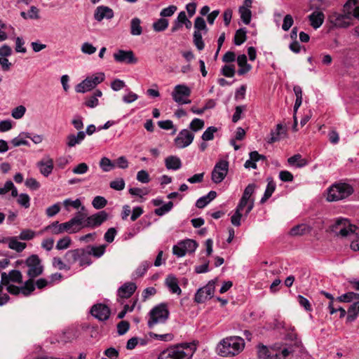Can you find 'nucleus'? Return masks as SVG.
<instances>
[{
	"label": "nucleus",
	"instance_id": "1",
	"mask_svg": "<svg viewBox=\"0 0 359 359\" xmlns=\"http://www.w3.org/2000/svg\"><path fill=\"white\" fill-rule=\"evenodd\" d=\"M196 351L194 344L182 343L161 351L158 359H191Z\"/></svg>",
	"mask_w": 359,
	"mask_h": 359
},
{
	"label": "nucleus",
	"instance_id": "2",
	"mask_svg": "<svg viewBox=\"0 0 359 359\" xmlns=\"http://www.w3.org/2000/svg\"><path fill=\"white\" fill-rule=\"evenodd\" d=\"M245 347V341L242 337L237 336L223 339L217 345L218 355L222 357H232L238 355Z\"/></svg>",
	"mask_w": 359,
	"mask_h": 359
},
{
	"label": "nucleus",
	"instance_id": "3",
	"mask_svg": "<svg viewBox=\"0 0 359 359\" xmlns=\"http://www.w3.org/2000/svg\"><path fill=\"white\" fill-rule=\"evenodd\" d=\"M329 230L337 236L346 238L356 234L355 231L358 230V227L351 224L348 219L339 217L336 219L329 226Z\"/></svg>",
	"mask_w": 359,
	"mask_h": 359
},
{
	"label": "nucleus",
	"instance_id": "4",
	"mask_svg": "<svg viewBox=\"0 0 359 359\" xmlns=\"http://www.w3.org/2000/svg\"><path fill=\"white\" fill-rule=\"evenodd\" d=\"M353 192L352 187L346 183H337L327 189V199L329 201H337L347 198Z\"/></svg>",
	"mask_w": 359,
	"mask_h": 359
},
{
	"label": "nucleus",
	"instance_id": "5",
	"mask_svg": "<svg viewBox=\"0 0 359 359\" xmlns=\"http://www.w3.org/2000/svg\"><path fill=\"white\" fill-rule=\"evenodd\" d=\"M169 311L165 304H160L154 307L149 312L148 327L151 329L158 323H164L169 318Z\"/></svg>",
	"mask_w": 359,
	"mask_h": 359
},
{
	"label": "nucleus",
	"instance_id": "6",
	"mask_svg": "<svg viewBox=\"0 0 359 359\" xmlns=\"http://www.w3.org/2000/svg\"><path fill=\"white\" fill-rule=\"evenodd\" d=\"M105 78L103 72H98L92 76H88L86 79L77 84L75 90L77 93H84L95 88L98 84L101 83Z\"/></svg>",
	"mask_w": 359,
	"mask_h": 359
},
{
	"label": "nucleus",
	"instance_id": "7",
	"mask_svg": "<svg viewBox=\"0 0 359 359\" xmlns=\"http://www.w3.org/2000/svg\"><path fill=\"white\" fill-rule=\"evenodd\" d=\"M191 88L185 84L176 85L171 93L172 100L180 105L190 104Z\"/></svg>",
	"mask_w": 359,
	"mask_h": 359
},
{
	"label": "nucleus",
	"instance_id": "8",
	"mask_svg": "<svg viewBox=\"0 0 359 359\" xmlns=\"http://www.w3.org/2000/svg\"><path fill=\"white\" fill-rule=\"evenodd\" d=\"M43 231L49 232L53 235H58L63 233H75L78 232V229H75L69 220L64 223L55 221L45 226Z\"/></svg>",
	"mask_w": 359,
	"mask_h": 359
},
{
	"label": "nucleus",
	"instance_id": "9",
	"mask_svg": "<svg viewBox=\"0 0 359 359\" xmlns=\"http://www.w3.org/2000/svg\"><path fill=\"white\" fill-rule=\"evenodd\" d=\"M198 247V243L191 239L179 242L172 248V252L179 257H184L187 253H193Z\"/></svg>",
	"mask_w": 359,
	"mask_h": 359
},
{
	"label": "nucleus",
	"instance_id": "10",
	"mask_svg": "<svg viewBox=\"0 0 359 359\" xmlns=\"http://www.w3.org/2000/svg\"><path fill=\"white\" fill-rule=\"evenodd\" d=\"M28 267L27 275L30 278H34L43 273V267L38 255H32L26 260Z\"/></svg>",
	"mask_w": 359,
	"mask_h": 359
},
{
	"label": "nucleus",
	"instance_id": "11",
	"mask_svg": "<svg viewBox=\"0 0 359 359\" xmlns=\"http://www.w3.org/2000/svg\"><path fill=\"white\" fill-rule=\"evenodd\" d=\"M215 287V282L213 280L209 281L205 286L199 288L196 291L194 301L198 304H201L211 299L214 295Z\"/></svg>",
	"mask_w": 359,
	"mask_h": 359
},
{
	"label": "nucleus",
	"instance_id": "12",
	"mask_svg": "<svg viewBox=\"0 0 359 359\" xmlns=\"http://www.w3.org/2000/svg\"><path fill=\"white\" fill-rule=\"evenodd\" d=\"M229 170V162L226 160L219 161L215 165L212 172V180L220 183L226 177Z\"/></svg>",
	"mask_w": 359,
	"mask_h": 359
},
{
	"label": "nucleus",
	"instance_id": "13",
	"mask_svg": "<svg viewBox=\"0 0 359 359\" xmlns=\"http://www.w3.org/2000/svg\"><path fill=\"white\" fill-rule=\"evenodd\" d=\"M194 139V134L187 129L182 130L174 140V144L178 149H183L190 145Z\"/></svg>",
	"mask_w": 359,
	"mask_h": 359
},
{
	"label": "nucleus",
	"instance_id": "14",
	"mask_svg": "<svg viewBox=\"0 0 359 359\" xmlns=\"http://www.w3.org/2000/svg\"><path fill=\"white\" fill-rule=\"evenodd\" d=\"M108 218V214L104 211H100L94 215L88 217L83 226L95 228L100 226Z\"/></svg>",
	"mask_w": 359,
	"mask_h": 359
},
{
	"label": "nucleus",
	"instance_id": "15",
	"mask_svg": "<svg viewBox=\"0 0 359 359\" xmlns=\"http://www.w3.org/2000/svg\"><path fill=\"white\" fill-rule=\"evenodd\" d=\"M90 313L95 318L100 321H104L109 318L111 311L107 305L104 304H97L91 308Z\"/></svg>",
	"mask_w": 359,
	"mask_h": 359
},
{
	"label": "nucleus",
	"instance_id": "16",
	"mask_svg": "<svg viewBox=\"0 0 359 359\" xmlns=\"http://www.w3.org/2000/svg\"><path fill=\"white\" fill-rule=\"evenodd\" d=\"M114 58L116 62L121 63L135 64L137 62V59L132 50H118L114 54Z\"/></svg>",
	"mask_w": 359,
	"mask_h": 359
},
{
	"label": "nucleus",
	"instance_id": "17",
	"mask_svg": "<svg viewBox=\"0 0 359 359\" xmlns=\"http://www.w3.org/2000/svg\"><path fill=\"white\" fill-rule=\"evenodd\" d=\"M81 210L77 212L74 216L69 219L70 222L75 229H78V232L83 228V224L86 223V219L88 217L86 213V208L82 205L80 207Z\"/></svg>",
	"mask_w": 359,
	"mask_h": 359
},
{
	"label": "nucleus",
	"instance_id": "18",
	"mask_svg": "<svg viewBox=\"0 0 359 359\" xmlns=\"http://www.w3.org/2000/svg\"><path fill=\"white\" fill-rule=\"evenodd\" d=\"M38 168L42 175L44 177L49 176L53 170L54 163L53 160L49 156L43 158L41 161L36 163Z\"/></svg>",
	"mask_w": 359,
	"mask_h": 359
},
{
	"label": "nucleus",
	"instance_id": "19",
	"mask_svg": "<svg viewBox=\"0 0 359 359\" xmlns=\"http://www.w3.org/2000/svg\"><path fill=\"white\" fill-rule=\"evenodd\" d=\"M114 17V12L111 8L105 6H100L96 8L94 13V18L97 22H101L106 18L110 20Z\"/></svg>",
	"mask_w": 359,
	"mask_h": 359
},
{
	"label": "nucleus",
	"instance_id": "20",
	"mask_svg": "<svg viewBox=\"0 0 359 359\" xmlns=\"http://www.w3.org/2000/svg\"><path fill=\"white\" fill-rule=\"evenodd\" d=\"M1 283L8 285L10 281L21 283L22 282V276L20 271L12 270L7 274L6 272L1 273Z\"/></svg>",
	"mask_w": 359,
	"mask_h": 359
},
{
	"label": "nucleus",
	"instance_id": "21",
	"mask_svg": "<svg viewBox=\"0 0 359 359\" xmlns=\"http://www.w3.org/2000/svg\"><path fill=\"white\" fill-rule=\"evenodd\" d=\"M136 289L137 286L135 283L128 282L124 283L118 288L117 294L120 298L128 299L133 294Z\"/></svg>",
	"mask_w": 359,
	"mask_h": 359
},
{
	"label": "nucleus",
	"instance_id": "22",
	"mask_svg": "<svg viewBox=\"0 0 359 359\" xmlns=\"http://www.w3.org/2000/svg\"><path fill=\"white\" fill-rule=\"evenodd\" d=\"M287 130L281 123L276 126V130H272L270 133V137L267 140L269 144H273L279 141L281 138L286 135Z\"/></svg>",
	"mask_w": 359,
	"mask_h": 359
},
{
	"label": "nucleus",
	"instance_id": "23",
	"mask_svg": "<svg viewBox=\"0 0 359 359\" xmlns=\"http://www.w3.org/2000/svg\"><path fill=\"white\" fill-rule=\"evenodd\" d=\"M324 19V13L320 11H315L309 15L310 25L315 29L319 28L323 25Z\"/></svg>",
	"mask_w": 359,
	"mask_h": 359
},
{
	"label": "nucleus",
	"instance_id": "24",
	"mask_svg": "<svg viewBox=\"0 0 359 359\" xmlns=\"http://www.w3.org/2000/svg\"><path fill=\"white\" fill-rule=\"evenodd\" d=\"M86 137L84 131H79L76 135L70 134L67 137L66 144L68 147H74L80 144Z\"/></svg>",
	"mask_w": 359,
	"mask_h": 359
},
{
	"label": "nucleus",
	"instance_id": "25",
	"mask_svg": "<svg viewBox=\"0 0 359 359\" xmlns=\"http://www.w3.org/2000/svg\"><path fill=\"white\" fill-rule=\"evenodd\" d=\"M237 63L240 67L237 73L240 76L245 74L252 69V66L248 63L247 56L244 54L238 56Z\"/></svg>",
	"mask_w": 359,
	"mask_h": 359
},
{
	"label": "nucleus",
	"instance_id": "26",
	"mask_svg": "<svg viewBox=\"0 0 359 359\" xmlns=\"http://www.w3.org/2000/svg\"><path fill=\"white\" fill-rule=\"evenodd\" d=\"M348 15H352L359 19V0H348L344 5Z\"/></svg>",
	"mask_w": 359,
	"mask_h": 359
},
{
	"label": "nucleus",
	"instance_id": "27",
	"mask_svg": "<svg viewBox=\"0 0 359 359\" xmlns=\"http://www.w3.org/2000/svg\"><path fill=\"white\" fill-rule=\"evenodd\" d=\"M165 283L172 293L177 294H181L182 290L178 285V281L175 276L172 275L168 276L165 278Z\"/></svg>",
	"mask_w": 359,
	"mask_h": 359
},
{
	"label": "nucleus",
	"instance_id": "28",
	"mask_svg": "<svg viewBox=\"0 0 359 359\" xmlns=\"http://www.w3.org/2000/svg\"><path fill=\"white\" fill-rule=\"evenodd\" d=\"M165 165L168 170H177L182 168V161L177 156H169L165 159Z\"/></svg>",
	"mask_w": 359,
	"mask_h": 359
},
{
	"label": "nucleus",
	"instance_id": "29",
	"mask_svg": "<svg viewBox=\"0 0 359 359\" xmlns=\"http://www.w3.org/2000/svg\"><path fill=\"white\" fill-rule=\"evenodd\" d=\"M102 96V92L97 89L93 95L86 98L83 104L88 108H95L99 104L98 97Z\"/></svg>",
	"mask_w": 359,
	"mask_h": 359
},
{
	"label": "nucleus",
	"instance_id": "30",
	"mask_svg": "<svg viewBox=\"0 0 359 359\" xmlns=\"http://www.w3.org/2000/svg\"><path fill=\"white\" fill-rule=\"evenodd\" d=\"M217 197V192L210 191L207 195L199 198L196 202L198 208H203Z\"/></svg>",
	"mask_w": 359,
	"mask_h": 359
},
{
	"label": "nucleus",
	"instance_id": "31",
	"mask_svg": "<svg viewBox=\"0 0 359 359\" xmlns=\"http://www.w3.org/2000/svg\"><path fill=\"white\" fill-rule=\"evenodd\" d=\"M7 243L10 249L18 252H22L27 246L25 243L18 241L17 237H8Z\"/></svg>",
	"mask_w": 359,
	"mask_h": 359
},
{
	"label": "nucleus",
	"instance_id": "32",
	"mask_svg": "<svg viewBox=\"0 0 359 359\" xmlns=\"http://www.w3.org/2000/svg\"><path fill=\"white\" fill-rule=\"evenodd\" d=\"M79 251L77 249L68 250L65 255V260L69 265V267H72L76 263H79Z\"/></svg>",
	"mask_w": 359,
	"mask_h": 359
},
{
	"label": "nucleus",
	"instance_id": "33",
	"mask_svg": "<svg viewBox=\"0 0 359 359\" xmlns=\"http://www.w3.org/2000/svg\"><path fill=\"white\" fill-rule=\"evenodd\" d=\"M276 183L273 181V180L271 178H268L267 185L264 196L260 200L261 203H264L272 196L276 189Z\"/></svg>",
	"mask_w": 359,
	"mask_h": 359
},
{
	"label": "nucleus",
	"instance_id": "34",
	"mask_svg": "<svg viewBox=\"0 0 359 359\" xmlns=\"http://www.w3.org/2000/svg\"><path fill=\"white\" fill-rule=\"evenodd\" d=\"M79 251V264L80 266H86L91 264L90 256L86 248H78Z\"/></svg>",
	"mask_w": 359,
	"mask_h": 359
},
{
	"label": "nucleus",
	"instance_id": "35",
	"mask_svg": "<svg viewBox=\"0 0 359 359\" xmlns=\"http://www.w3.org/2000/svg\"><path fill=\"white\" fill-rule=\"evenodd\" d=\"M359 314V299L355 300L348 309L346 320L348 322L354 321Z\"/></svg>",
	"mask_w": 359,
	"mask_h": 359
},
{
	"label": "nucleus",
	"instance_id": "36",
	"mask_svg": "<svg viewBox=\"0 0 359 359\" xmlns=\"http://www.w3.org/2000/svg\"><path fill=\"white\" fill-rule=\"evenodd\" d=\"M151 266V262L149 261L142 262L140 266L136 269V270L132 274L133 279H137L143 276L148 269Z\"/></svg>",
	"mask_w": 359,
	"mask_h": 359
},
{
	"label": "nucleus",
	"instance_id": "37",
	"mask_svg": "<svg viewBox=\"0 0 359 359\" xmlns=\"http://www.w3.org/2000/svg\"><path fill=\"white\" fill-rule=\"evenodd\" d=\"M287 163L290 165H295L297 168H303L308 164V161L305 158H302L300 154H294L287 159Z\"/></svg>",
	"mask_w": 359,
	"mask_h": 359
},
{
	"label": "nucleus",
	"instance_id": "38",
	"mask_svg": "<svg viewBox=\"0 0 359 359\" xmlns=\"http://www.w3.org/2000/svg\"><path fill=\"white\" fill-rule=\"evenodd\" d=\"M245 207V215H248L254 207V200L248 201L241 197L236 209L241 212Z\"/></svg>",
	"mask_w": 359,
	"mask_h": 359
},
{
	"label": "nucleus",
	"instance_id": "39",
	"mask_svg": "<svg viewBox=\"0 0 359 359\" xmlns=\"http://www.w3.org/2000/svg\"><path fill=\"white\" fill-rule=\"evenodd\" d=\"M142 33L141 20L138 18H134L130 21V34L133 36H140Z\"/></svg>",
	"mask_w": 359,
	"mask_h": 359
},
{
	"label": "nucleus",
	"instance_id": "40",
	"mask_svg": "<svg viewBox=\"0 0 359 359\" xmlns=\"http://www.w3.org/2000/svg\"><path fill=\"white\" fill-rule=\"evenodd\" d=\"M62 205L67 212H70L72 208L79 209L80 207L82 206L81 201L79 198H76V200L67 198L62 202Z\"/></svg>",
	"mask_w": 359,
	"mask_h": 359
},
{
	"label": "nucleus",
	"instance_id": "41",
	"mask_svg": "<svg viewBox=\"0 0 359 359\" xmlns=\"http://www.w3.org/2000/svg\"><path fill=\"white\" fill-rule=\"evenodd\" d=\"M257 356L259 359H274V354H271L267 346L259 344L257 346Z\"/></svg>",
	"mask_w": 359,
	"mask_h": 359
},
{
	"label": "nucleus",
	"instance_id": "42",
	"mask_svg": "<svg viewBox=\"0 0 359 359\" xmlns=\"http://www.w3.org/2000/svg\"><path fill=\"white\" fill-rule=\"evenodd\" d=\"M90 256L93 255L94 257L99 258L102 257L106 249L105 245H102L99 246H93V245H89L86 248Z\"/></svg>",
	"mask_w": 359,
	"mask_h": 359
},
{
	"label": "nucleus",
	"instance_id": "43",
	"mask_svg": "<svg viewBox=\"0 0 359 359\" xmlns=\"http://www.w3.org/2000/svg\"><path fill=\"white\" fill-rule=\"evenodd\" d=\"M246 33L247 30L246 28H240L236 32L233 42L235 45L236 46H241L242 43H243L247 37H246Z\"/></svg>",
	"mask_w": 359,
	"mask_h": 359
},
{
	"label": "nucleus",
	"instance_id": "44",
	"mask_svg": "<svg viewBox=\"0 0 359 359\" xmlns=\"http://www.w3.org/2000/svg\"><path fill=\"white\" fill-rule=\"evenodd\" d=\"M169 25V22L165 18H160L153 23L152 27L155 32H160L165 30Z\"/></svg>",
	"mask_w": 359,
	"mask_h": 359
},
{
	"label": "nucleus",
	"instance_id": "45",
	"mask_svg": "<svg viewBox=\"0 0 359 359\" xmlns=\"http://www.w3.org/2000/svg\"><path fill=\"white\" fill-rule=\"evenodd\" d=\"M100 167L104 172H109L115 168L116 165L107 157H102L100 161Z\"/></svg>",
	"mask_w": 359,
	"mask_h": 359
},
{
	"label": "nucleus",
	"instance_id": "46",
	"mask_svg": "<svg viewBox=\"0 0 359 359\" xmlns=\"http://www.w3.org/2000/svg\"><path fill=\"white\" fill-rule=\"evenodd\" d=\"M195 31L203 32V34H207L208 29L205 22V20L201 17H197L194 21Z\"/></svg>",
	"mask_w": 359,
	"mask_h": 359
},
{
	"label": "nucleus",
	"instance_id": "47",
	"mask_svg": "<svg viewBox=\"0 0 359 359\" xmlns=\"http://www.w3.org/2000/svg\"><path fill=\"white\" fill-rule=\"evenodd\" d=\"M357 299H359V294L353 292H346L337 298L340 302H351Z\"/></svg>",
	"mask_w": 359,
	"mask_h": 359
},
{
	"label": "nucleus",
	"instance_id": "48",
	"mask_svg": "<svg viewBox=\"0 0 359 359\" xmlns=\"http://www.w3.org/2000/svg\"><path fill=\"white\" fill-rule=\"evenodd\" d=\"M52 264L53 267L59 270H70V267H69V265L65 262V260L62 261L61 258L57 257H55L53 258Z\"/></svg>",
	"mask_w": 359,
	"mask_h": 359
},
{
	"label": "nucleus",
	"instance_id": "49",
	"mask_svg": "<svg viewBox=\"0 0 359 359\" xmlns=\"http://www.w3.org/2000/svg\"><path fill=\"white\" fill-rule=\"evenodd\" d=\"M203 32L198 31H194L193 41L196 47L199 50H202L205 47V43L203 41Z\"/></svg>",
	"mask_w": 359,
	"mask_h": 359
},
{
	"label": "nucleus",
	"instance_id": "50",
	"mask_svg": "<svg viewBox=\"0 0 359 359\" xmlns=\"http://www.w3.org/2000/svg\"><path fill=\"white\" fill-rule=\"evenodd\" d=\"M238 12L241 16V19L243 23L245 25L250 24L252 18L251 11L250 9H246L245 8H239Z\"/></svg>",
	"mask_w": 359,
	"mask_h": 359
},
{
	"label": "nucleus",
	"instance_id": "51",
	"mask_svg": "<svg viewBox=\"0 0 359 359\" xmlns=\"http://www.w3.org/2000/svg\"><path fill=\"white\" fill-rule=\"evenodd\" d=\"M129 193L132 196H138L140 198H143L144 196L149 194L150 192V189L148 188H137V187H133L130 188L128 190Z\"/></svg>",
	"mask_w": 359,
	"mask_h": 359
},
{
	"label": "nucleus",
	"instance_id": "52",
	"mask_svg": "<svg viewBox=\"0 0 359 359\" xmlns=\"http://www.w3.org/2000/svg\"><path fill=\"white\" fill-rule=\"evenodd\" d=\"M22 136L31 138L29 133H22L19 136L13 138L11 140V143L14 147H19L20 145H27L28 142L25 140Z\"/></svg>",
	"mask_w": 359,
	"mask_h": 359
},
{
	"label": "nucleus",
	"instance_id": "53",
	"mask_svg": "<svg viewBox=\"0 0 359 359\" xmlns=\"http://www.w3.org/2000/svg\"><path fill=\"white\" fill-rule=\"evenodd\" d=\"M173 207V203L172 201H169L165 204H163L162 206L154 210V213L158 216H163L166 213L169 212Z\"/></svg>",
	"mask_w": 359,
	"mask_h": 359
},
{
	"label": "nucleus",
	"instance_id": "54",
	"mask_svg": "<svg viewBox=\"0 0 359 359\" xmlns=\"http://www.w3.org/2000/svg\"><path fill=\"white\" fill-rule=\"evenodd\" d=\"M26 107L23 105H19L13 108L11 111V116L15 119H20L26 113Z\"/></svg>",
	"mask_w": 359,
	"mask_h": 359
},
{
	"label": "nucleus",
	"instance_id": "55",
	"mask_svg": "<svg viewBox=\"0 0 359 359\" xmlns=\"http://www.w3.org/2000/svg\"><path fill=\"white\" fill-rule=\"evenodd\" d=\"M72 243V240L69 236H65L57 241L56 244V249L62 250L67 249Z\"/></svg>",
	"mask_w": 359,
	"mask_h": 359
},
{
	"label": "nucleus",
	"instance_id": "56",
	"mask_svg": "<svg viewBox=\"0 0 359 359\" xmlns=\"http://www.w3.org/2000/svg\"><path fill=\"white\" fill-rule=\"evenodd\" d=\"M32 279V278H30L27 280L25 285L21 287V292L26 296L30 294L35 289L34 283Z\"/></svg>",
	"mask_w": 359,
	"mask_h": 359
},
{
	"label": "nucleus",
	"instance_id": "57",
	"mask_svg": "<svg viewBox=\"0 0 359 359\" xmlns=\"http://www.w3.org/2000/svg\"><path fill=\"white\" fill-rule=\"evenodd\" d=\"M149 335L156 340H160L163 341H170L173 339L174 336L171 333L168 334H158L154 332H149Z\"/></svg>",
	"mask_w": 359,
	"mask_h": 359
},
{
	"label": "nucleus",
	"instance_id": "58",
	"mask_svg": "<svg viewBox=\"0 0 359 359\" xmlns=\"http://www.w3.org/2000/svg\"><path fill=\"white\" fill-rule=\"evenodd\" d=\"M107 204V201L104 197L100 196H95L92 201L93 208L97 210L103 208Z\"/></svg>",
	"mask_w": 359,
	"mask_h": 359
},
{
	"label": "nucleus",
	"instance_id": "59",
	"mask_svg": "<svg viewBox=\"0 0 359 359\" xmlns=\"http://www.w3.org/2000/svg\"><path fill=\"white\" fill-rule=\"evenodd\" d=\"M204 121L198 118H195L189 124V128L194 131L197 132L204 127Z\"/></svg>",
	"mask_w": 359,
	"mask_h": 359
},
{
	"label": "nucleus",
	"instance_id": "60",
	"mask_svg": "<svg viewBox=\"0 0 359 359\" xmlns=\"http://www.w3.org/2000/svg\"><path fill=\"white\" fill-rule=\"evenodd\" d=\"M217 131V128L215 126L208 127L203 133L202 139L204 141H210L213 140L214 133Z\"/></svg>",
	"mask_w": 359,
	"mask_h": 359
},
{
	"label": "nucleus",
	"instance_id": "61",
	"mask_svg": "<svg viewBox=\"0 0 359 359\" xmlns=\"http://www.w3.org/2000/svg\"><path fill=\"white\" fill-rule=\"evenodd\" d=\"M307 231V226L304 224H299L290 229V233L292 236H301Z\"/></svg>",
	"mask_w": 359,
	"mask_h": 359
},
{
	"label": "nucleus",
	"instance_id": "62",
	"mask_svg": "<svg viewBox=\"0 0 359 359\" xmlns=\"http://www.w3.org/2000/svg\"><path fill=\"white\" fill-rule=\"evenodd\" d=\"M18 203L25 208H28L30 206V198L27 194H20L18 198Z\"/></svg>",
	"mask_w": 359,
	"mask_h": 359
},
{
	"label": "nucleus",
	"instance_id": "63",
	"mask_svg": "<svg viewBox=\"0 0 359 359\" xmlns=\"http://www.w3.org/2000/svg\"><path fill=\"white\" fill-rule=\"evenodd\" d=\"M82 53L88 55H92L97 50V48L89 42H85L81 47Z\"/></svg>",
	"mask_w": 359,
	"mask_h": 359
},
{
	"label": "nucleus",
	"instance_id": "64",
	"mask_svg": "<svg viewBox=\"0 0 359 359\" xmlns=\"http://www.w3.org/2000/svg\"><path fill=\"white\" fill-rule=\"evenodd\" d=\"M292 352L293 350L291 347L284 348L280 353L274 354V359H286Z\"/></svg>",
	"mask_w": 359,
	"mask_h": 359
}]
</instances>
